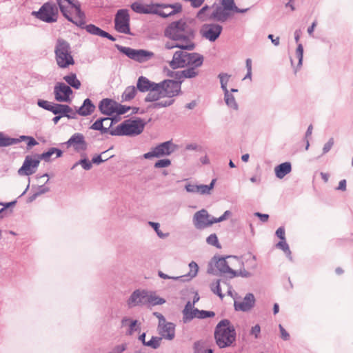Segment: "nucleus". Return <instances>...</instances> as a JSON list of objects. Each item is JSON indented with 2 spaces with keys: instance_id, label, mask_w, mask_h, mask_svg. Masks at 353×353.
<instances>
[{
  "instance_id": "obj_1",
  "label": "nucleus",
  "mask_w": 353,
  "mask_h": 353,
  "mask_svg": "<svg viewBox=\"0 0 353 353\" xmlns=\"http://www.w3.org/2000/svg\"><path fill=\"white\" fill-rule=\"evenodd\" d=\"M165 35L173 41H179L184 46L192 45V50L195 48L193 42L194 39V29L183 19L172 22L165 30Z\"/></svg>"
},
{
  "instance_id": "obj_2",
  "label": "nucleus",
  "mask_w": 353,
  "mask_h": 353,
  "mask_svg": "<svg viewBox=\"0 0 353 353\" xmlns=\"http://www.w3.org/2000/svg\"><path fill=\"white\" fill-rule=\"evenodd\" d=\"M236 332L228 319L221 320L215 327L214 339L221 349L231 346L236 341Z\"/></svg>"
},
{
  "instance_id": "obj_3",
  "label": "nucleus",
  "mask_w": 353,
  "mask_h": 353,
  "mask_svg": "<svg viewBox=\"0 0 353 353\" xmlns=\"http://www.w3.org/2000/svg\"><path fill=\"white\" fill-rule=\"evenodd\" d=\"M181 81L178 79H165L158 83L157 90L155 93H148L145 98V101H156L161 98H172L181 92Z\"/></svg>"
},
{
  "instance_id": "obj_4",
  "label": "nucleus",
  "mask_w": 353,
  "mask_h": 353,
  "mask_svg": "<svg viewBox=\"0 0 353 353\" xmlns=\"http://www.w3.org/2000/svg\"><path fill=\"white\" fill-rule=\"evenodd\" d=\"M183 50L176 51L170 66L173 69L184 67L199 68L203 65V56L196 52H187Z\"/></svg>"
},
{
  "instance_id": "obj_5",
  "label": "nucleus",
  "mask_w": 353,
  "mask_h": 353,
  "mask_svg": "<svg viewBox=\"0 0 353 353\" xmlns=\"http://www.w3.org/2000/svg\"><path fill=\"white\" fill-rule=\"evenodd\" d=\"M54 59L60 68H67L74 64L70 43L63 38H58L54 47Z\"/></svg>"
},
{
  "instance_id": "obj_6",
  "label": "nucleus",
  "mask_w": 353,
  "mask_h": 353,
  "mask_svg": "<svg viewBox=\"0 0 353 353\" xmlns=\"http://www.w3.org/2000/svg\"><path fill=\"white\" fill-rule=\"evenodd\" d=\"M145 123L140 118L135 120H125L111 130L112 136H135L140 134L144 130Z\"/></svg>"
},
{
  "instance_id": "obj_7",
  "label": "nucleus",
  "mask_w": 353,
  "mask_h": 353,
  "mask_svg": "<svg viewBox=\"0 0 353 353\" xmlns=\"http://www.w3.org/2000/svg\"><path fill=\"white\" fill-rule=\"evenodd\" d=\"M32 16L41 21L53 23L58 21L59 9L55 2L48 1L44 3L37 11H32Z\"/></svg>"
},
{
  "instance_id": "obj_8",
  "label": "nucleus",
  "mask_w": 353,
  "mask_h": 353,
  "mask_svg": "<svg viewBox=\"0 0 353 353\" xmlns=\"http://www.w3.org/2000/svg\"><path fill=\"white\" fill-rule=\"evenodd\" d=\"M130 21L128 10H118L114 17V29L118 32L130 34Z\"/></svg>"
},
{
  "instance_id": "obj_9",
  "label": "nucleus",
  "mask_w": 353,
  "mask_h": 353,
  "mask_svg": "<svg viewBox=\"0 0 353 353\" xmlns=\"http://www.w3.org/2000/svg\"><path fill=\"white\" fill-rule=\"evenodd\" d=\"M175 147V145L171 141H165L152 148L151 151L145 153L143 158L150 159L154 157L159 158L170 155L174 151Z\"/></svg>"
},
{
  "instance_id": "obj_10",
  "label": "nucleus",
  "mask_w": 353,
  "mask_h": 353,
  "mask_svg": "<svg viewBox=\"0 0 353 353\" xmlns=\"http://www.w3.org/2000/svg\"><path fill=\"white\" fill-rule=\"evenodd\" d=\"M232 257V256H228L226 257H220L216 258V256H214L213 258V261L215 263V266L217 270H214L212 265L210 264V267L208 269V272L209 274H213V275H218V272L220 273L223 274H230L232 276H236L237 271L232 270L230 268V266L228 264V262L226 261V258H230ZM234 258H237L236 256H233Z\"/></svg>"
},
{
  "instance_id": "obj_11",
  "label": "nucleus",
  "mask_w": 353,
  "mask_h": 353,
  "mask_svg": "<svg viewBox=\"0 0 353 353\" xmlns=\"http://www.w3.org/2000/svg\"><path fill=\"white\" fill-rule=\"evenodd\" d=\"M153 8L157 10L156 12H153L154 14H157L163 18H166L181 12L182 10V6L179 3H175L174 4L155 3L154 4Z\"/></svg>"
},
{
  "instance_id": "obj_12",
  "label": "nucleus",
  "mask_w": 353,
  "mask_h": 353,
  "mask_svg": "<svg viewBox=\"0 0 353 353\" xmlns=\"http://www.w3.org/2000/svg\"><path fill=\"white\" fill-rule=\"evenodd\" d=\"M223 27L217 23H205L201 26L200 32L203 37L210 41H215L221 35Z\"/></svg>"
},
{
  "instance_id": "obj_13",
  "label": "nucleus",
  "mask_w": 353,
  "mask_h": 353,
  "mask_svg": "<svg viewBox=\"0 0 353 353\" xmlns=\"http://www.w3.org/2000/svg\"><path fill=\"white\" fill-rule=\"evenodd\" d=\"M72 92L71 88L63 82L57 83L54 88V98L59 102H70Z\"/></svg>"
},
{
  "instance_id": "obj_14",
  "label": "nucleus",
  "mask_w": 353,
  "mask_h": 353,
  "mask_svg": "<svg viewBox=\"0 0 353 353\" xmlns=\"http://www.w3.org/2000/svg\"><path fill=\"white\" fill-rule=\"evenodd\" d=\"M193 223L198 230H203L214 223L213 218L210 219V214L205 209L196 212L193 216Z\"/></svg>"
},
{
  "instance_id": "obj_15",
  "label": "nucleus",
  "mask_w": 353,
  "mask_h": 353,
  "mask_svg": "<svg viewBox=\"0 0 353 353\" xmlns=\"http://www.w3.org/2000/svg\"><path fill=\"white\" fill-rule=\"evenodd\" d=\"M39 163L40 161L38 158H32V157L30 155L26 156L22 166L18 170L19 175L30 176L34 174L36 172Z\"/></svg>"
},
{
  "instance_id": "obj_16",
  "label": "nucleus",
  "mask_w": 353,
  "mask_h": 353,
  "mask_svg": "<svg viewBox=\"0 0 353 353\" xmlns=\"http://www.w3.org/2000/svg\"><path fill=\"white\" fill-rule=\"evenodd\" d=\"M68 148L72 147L77 152H84L88 149V144L81 133H74L66 142Z\"/></svg>"
},
{
  "instance_id": "obj_17",
  "label": "nucleus",
  "mask_w": 353,
  "mask_h": 353,
  "mask_svg": "<svg viewBox=\"0 0 353 353\" xmlns=\"http://www.w3.org/2000/svg\"><path fill=\"white\" fill-rule=\"evenodd\" d=\"M147 300L148 292L146 290H136L130 296L127 303L128 307L132 308L147 304Z\"/></svg>"
},
{
  "instance_id": "obj_18",
  "label": "nucleus",
  "mask_w": 353,
  "mask_h": 353,
  "mask_svg": "<svg viewBox=\"0 0 353 353\" xmlns=\"http://www.w3.org/2000/svg\"><path fill=\"white\" fill-rule=\"evenodd\" d=\"M255 301L254 294L248 293L242 300H234V309L236 311L248 312L254 307Z\"/></svg>"
},
{
  "instance_id": "obj_19",
  "label": "nucleus",
  "mask_w": 353,
  "mask_h": 353,
  "mask_svg": "<svg viewBox=\"0 0 353 353\" xmlns=\"http://www.w3.org/2000/svg\"><path fill=\"white\" fill-rule=\"evenodd\" d=\"M176 325L174 323L165 321L158 325L157 331L161 339L172 341L175 337Z\"/></svg>"
},
{
  "instance_id": "obj_20",
  "label": "nucleus",
  "mask_w": 353,
  "mask_h": 353,
  "mask_svg": "<svg viewBox=\"0 0 353 353\" xmlns=\"http://www.w3.org/2000/svg\"><path fill=\"white\" fill-rule=\"evenodd\" d=\"M158 83L150 81L143 76L139 77L137 83V88L141 92H149V93H155L157 90Z\"/></svg>"
},
{
  "instance_id": "obj_21",
  "label": "nucleus",
  "mask_w": 353,
  "mask_h": 353,
  "mask_svg": "<svg viewBox=\"0 0 353 353\" xmlns=\"http://www.w3.org/2000/svg\"><path fill=\"white\" fill-rule=\"evenodd\" d=\"M114 120L110 117H104L98 119L90 128L94 130L100 131L101 134H105L111 131L110 128L112 127Z\"/></svg>"
},
{
  "instance_id": "obj_22",
  "label": "nucleus",
  "mask_w": 353,
  "mask_h": 353,
  "mask_svg": "<svg viewBox=\"0 0 353 353\" xmlns=\"http://www.w3.org/2000/svg\"><path fill=\"white\" fill-rule=\"evenodd\" d=\"M77 0H56V4L58 9L60 10L63 16L69 21H72V17L70 15V8H73V4Z\"/></svg>"
},
{
  "instance_id": "obj_23",
  "label": "nucleus",
  "mask_w": 353,
  "mask_h": 353,
  "mask_svg": "<svg viewBox=\"0 0 353 353\" xmlns=\"http://www.w3.org/2000/svg\"><path fill=\"white\" fill-rule=\"evenodd\" d=\"M51 112L55 115H61V117H67L68 119H76V113L69 114V112H72V108L68 105L54 103Z\"/></svg>"
},
{
  "instance_id": "obj_24",
  "label": "nucleus",
  "mask_w": 353,
  "mask_h": 353,
  "mask_svg": "<svg viewBox=\"0 0 353 353\" xmlns=\"http://www.w3.org/2000/svg\"><path fill=\"white\" fill-rule=\"evenodd\" d=\"M117 101L110 99H102L99 105V109L101 112L107 116H111L113 113H115V105Z\"/></svg>"
},
{
  "instance_id": "obj_25",
  "label": "nucleus",
  "mask_w": 353,
  "mask_h": 353,
  "mask_svg": "<svg viewBox=\"0 0 353 353\" xmlns=\"http://www.w3.org/2000/svg\"><path fill=\"white\" fill-rule=\"evenodd\" d=\"M230 14L228 10L220 6L216 7L213 12L209 14V19L214 20L218 22H225L230 17Z\"/></svg>"
},
{
  "instance_id": "obj_26",
  "label": "nucleus",
  "mask_w": 353,
  "mask_h": 353,
  "mask_svg": "<svg viewBox=\"0 0 353 353\" xmlns=\"http://www.w3.org/2000/svg\"><path fill=\"white\" fill-rule=\"evenodd\" d=\"M82 29H85V30L92 34V35H97L103 38H107L109 40L112 41H116V38L114 37L112 35L109 34L108 32L103 30L100 28L96 26L94 24H88V25H84L83 28H81Z\"/></svg>"
},
{
  "instance_id": "obj_27",
  "label": "nucleus",
  "mask_w": 353,
  "mask_h": 353,
  "mask_svg": "<svg viewBox=\"0 0 353 353\" xmlns=\"http://www.w3.org/2000/svg\"><path fill=\"white\" fill-rule=\"evenodd\" d=\"M72 8L75 10L76 17L75 19L72 18V21L71 22L79 28H83L85 23V14L84 12L81 10V3L78 0L73 4Z\"/></svg>"
},
{
  "instance_id": "obj_28",
  "label": "nucleus",
  "mask_w": 353,
  "mask_h": 353,
  "mask_svg": "<svg viewBox=\"0 0 353 353\" xmlns=\"http://www.w3.org/2000/svg\"><path fill=\"white\" fill-rule=\"evenodd\" d=\"M153 8V3L145 5L136 1L131 5L132 10L139 14H153L157 12Z\"/></svg>"
},
{
  "instance_id": "obj_29",
  "label": "nucleus",
  "mask_w": 353,
  "mask_h": 353,
  "mask_svg": "<svg viewBox=\"0 0 353 353\" xmlns=\"http://www.w3.org/2000/svg\"><path fill=\"white\" fill-rule=\"evenodd\" d=\"M94 110V105L90 99L87 98L83 101V104L77 110V113L80 116L85 117L93 113Z\"/></svg>"
},
{
  "instance_id": "obj_30",
  "label": "nucleus",
  "mask_w": 353,
  "mask_h": 353,
  "mask_svg": "<svg viewBox=\"0 0 353 353\" xmlns=\"http://www.w3.org/2000/svg\"><path fill=\"white\" fill-rule=\"evenodd\" d=\"M198 68L188 67L181 71H177L175 74L176 79L181 81V79L187 78L191 79L196 77L199 74Z\"/></svg>"
},
{
  "instance_id": "obj_31",
  "label": "nucleus",
  "mask_w": 353,
  "mask_h": 353,
  "mask_svg": "<svg viewBox=\"0 0 353 353\" xmlns=\"http://www.w3.org/2000/svg\"><path fill=\"white\" fill-rule=\"evenodd\" d=\"M292 171V165L290 162L282 163L274 168L276 176L280 179Z\"/></svg>"
},
{
  "instance_id": "obj_32",
  "label": "nucleus",
  "mask_w": 353,
  "mask_h": 353,
  "mask_svg": "<svg viewBox=\"0 0 353 353\" xmlns=\"http://www.w3.org/2000/svg\"><path fill=\"white\" fill-rule=\"evenodd\" d=\"M24 141H28V149H30L33 146L38 145V142L35 140L34 137L26 135H21L18 138H12V139H9V143H10V145H12Z\"/></svg>"
},
{
  "instance_id": "obj_33",
  "label": "nucleus",
  "mask_w": 353,
  "mask_h": 353,
  "mask_svg": "<svg viewBox=\"0 0 353 353\" xmlns=\"http://www.w3.org/2000/svg\"><path fill=\"white\" fill-rule=\"evenodd\" d=\"M154 57V53L145 50H136L133 60L142 63Z\"/></svg>"
},
{
  "instance_id": "obj_34",
  "label": "nucleus",
  "mask_w": 353,
  "mask_h": 353,
  "mask_svg": "<svg viewBox=\"0 0 353 353\" xmlns=\"http://www.w3.org/2000/svg\"><path fill=\"white\" fill-rule=\"evenodd\" d=\"M128 323H130L129 329L127 332V334L132 335L134 332L140 329L139 325H138L137 320H131L128 317H123L121 320L122 326H125Z\"/></svg>"
},
{
  "instance_id": "obj_35",
  "label": "nucleus",
  "mask_w": 353,
  "mask_h": 353,
  "mask_svg": "<svg viewBox=\"0 0 353 353\" xmlns=\"http://www.w3.org/2000/svg\"><path fill=\"white\" fill-rule=\"evenodd\" d=\"M215 182H216V179H214L211 181V182L209 185H203V184L196 185V193H198V194H202V195L210 194L211 190L214 188Z\"/></svg>"
},
{
  "instance_id": "obj_36",
  "label": "nucleus",
  "mask_w": 353,
  "mask_h": 353,
  "mask_svg": "<svg viewBox=\"0 0 353 353\" xmlns=\"http://www.w3.org/2000/svg\"><path fill=\"white\" fill-rule=\"evenodd\" d=\"M65 81L69 85L70 87H72L74 89H79L81 87V82L77 79L75 73H70L63 77Z\"/></svg>"
},
{
  "instance_id": "obj_37",
  "label": "nucleus",
  "mask_w": 353,
  "mask_h": 353,
  "mask_svg": "<svg viewBox=\"0 0 353 353\" xmlns=\"http://www.w3.org/2000/svg\"><path fill=\"white\" fill-rule=\"evenodd\" d=\"M137 88L134 86H128L121 95L122 101H129L134 98Z\"/></svg>"
},
{
  "instance_id": "obj_38",
  "label": "nucleus",
  "mask_w": 353,
  "mask_h": 353,
  "mask_svg": "<svg viewBox=\"0 0 353 353\" xmlns=\"http://www.w3.org/2000/svg\"><path fill=\"white\" fill-rule=\"evenodd\" d=\"M223 92L224 99L226 105L230 108L236 110L238 109V104L235 100L234 97L232 93H230L229 90H226Z\"/></svg>"
},
{
  "instance_id": "obj_39",
  "label": "nucleus",
  "mask_w": 353,
  "mask_h": 353,
  "mask_svg": "<svg viewBox=\"0 0 353 353\" xmlns=\"http://www.w3.org/2000/svg\"><path fill=\"white\" fill-rule=\"evenodd\" d=\"M165 48L167 50H171L174 48H180L181 50H192V45H185L184 46L182 43L179 41H173V42H167L165 45Z\"/></svg>"
},
{
  "instance_id": "obj_40",
  "label": "nucleus",
  "mask_w": 353,
  "mask_h": 353,
  "mask_svg": "<svg viewBox=\"0 0 353 353\" xmlns=\"http://www.w3.org/2000/svg\"><path fill=\"white\" fill-rule=\"evenodd\" d=\"M115 47L117 48V50L120 52L125 54L130 59H131L132 60L134 59V54H135V51H136L135 49L131 48L130 47L122 46H120L119 44H116Z\"/></svg>"
},
{
  "instance_id": "obj_41",
  "label": "nucleus",
  "mask_w": 353,
  "mask_h": 353,
  "mask_svg": "<svg viewBox=\"0 0 353 353\" xmlns=\"http://www.w3.org/2000/svg\"><path fill=\"white\" fill-rule=\"evenodd\" d=\"M189 268H190L189 272L186 275H184L182 276L183 277L188 276V277H189L188 280H190V279L194 278L197 275V273L199 271V266L196 262L191 261L189 263Z\"/></svg>"
},
{
  "instance_id": "obj_42",
  "label": "nucleus",
  "mask_w": 353,
  "mask_h": 353,
  "mask_svg": "<svg viewBox=\"0 0 353 353\" xmlns=\"http://www.w3.org/2000/svg\"><path fill=\"white\" fill-rule=\"evenodd\" d=\"M199 310L197 308H194L192 310H190L188 314L184 315L183 316V322L184 323H187L191 321L193 319L199 317Z\"/></svg>"
},
{
  "instance_id": "obj_43",
  "label": "nucleus",
  "mask_w": 353,
  "mask_h": 353,
  "mask_svg": "<svg viewBox=\"0 0 353 353\" xmlns=\"http://www.w3.org/2000/svg\"><path fill=\"white\" fill-rule=\"evenodd\" d=\"M157 101H154V103H152L150 106V108L152 109H159L161 108L168 107L173 104V103L174 102V100L170 99V100L161 101H159V102H157Z\"/></svg>"
},
{
  "instance_id": "obj_44",
  "label": "nucleus",
  "mask_w": 353,
  "mask_h": 353,
  "mask_svg": "<svg viewBox=\"0 0 353 353\" xmlns=\"http://www.w3.org/2000/svg\"><path fill=\"white\" fill-rule=\"evenodd\" d=\"M165 303V300L159 296L148 294L147 303H150L152 305H162Z\"/></svg>"
},
{
  "instance_id": "obj_45",
  "label": "nucleus",
  "mask_w": 353,
  "mask_h": 353,
  "mask_svg": "<svg viewBox=\"0 0 353 353\" xmlns=\"http://www.w3.org/2000/svg\"><path fill=\"white\" fill-rule=\"evenodd\" d=\"M276 247L281 249L286 254L287 256L292 260L291 251L285 240H282L278 242Z\"/></svg>"
},
{
  "instance_id": "obj_46",
  "label": "nucleus",
  "mask_w": 353,
  "mask_h": 353,
  "mask_svg": "<svg viewBox=\"0 0 353 353\" xmlns=\"http://www.w3.org/2000/svg\"><path fill=\"white\" fill-rule=\"evenodd\" d=\"M230 75L227 73H220L219 74V78L220 79L221 88L223 92L228 90L227 88V84L230 78Z\"/></svg>"
},
{
  "instance_id": "obj_47",
  "label": "nucleus",
  "mask_w": 353,
  "mask_h": 353,
  "mask_svg": "<svg viewBox=\"0 0 353 353\" xmlns=\"http://www.w3.org/2000/svg\"><path fill=\"white\" fill-rule=\"evenodd\" d=\"M162 339L159 336H152L151 339L145 343V346L150 347L153 349H157L161 345Z\"/></svg>"
},
{
  "instance_id": "obj_48",
  "label": "nucleus",
  "mask_w": 353,
  "mask_h": 353,
  "mask_svg": "<svg viewBox=\"0 0 353 353\" xmlns=\"http://www.w3.org/2000/svg\"><path fill=\"white\" fill-rule=\"evenodd\" d=\"M81 156L84 157V158H83V159H80L79 161H77V164H80V165H81V167L85 170H90L92 168V161H89L85 157V153L83 154H82Z\"/></svg>"
},
{
  "instance_id": "obj_49",
  "label": "nucleus",
  "mask_w": 353,
  "mask_h": 353,
  "mask_svg": "<svg viewBox=\"0 0 353 353\" xmlns=\"http://www.w3.org/2000/svg\"><path fill=\"white\" fill-rule=\"evenodd\" d=\"M203 347V342L201 341H196L194 343V353H202V349ZM212 349H207L204 351V353H213Z\"/></svg>"
},
{
  "instance_id": "obj_50",
  "label": "nucleus",
  "mask_w": 353,
  "mask_h": 353,
  "mask_svg": "<svg viewBox=\"0 0 353 353\" xmlns=\"http://www.w3.org/2000/svg\"><path fill=\"white\" fill-rule=\"evenodd\" d=\"M210 289L213 293L217 294L221 299L223 298L224 295L221 292L219 280H216V282L212 283L210 285Z\"/></svg>"
},
{
  "instance_id": "obj_51",
  "label": "nucleus",
  "mask_w": 353,
  "mask_h": 353,
  "mask_svg": "<svg viewBox=\"0 0 353 353\" xmlns=\"http://www.w3.org/2000/svg\"><path fill=\"white\" fill-rule=\"evenodd\" d=\"M210 9V7L208 6H203L198 12L196 14V17L202 21H205L209 19V15L205 14V12Z\"/></svg>"
},
{
  "instance_id": "obj_52",
  "label": "nucleus",
  "mask_w": 353,
  "mask_h": 353,
  "mask_svg": "<svg viewBox=\"0 0 353 353\" xmlns=\"http://www.w3.org/2000/svg\"><path fill=\"white\" fill-rule=\"evenodd\" d=\"M222 8H225L228 11H233L234 8H236L234 0H222L221 1Z\"/></svg>"
},
{
  "instance_id": "obj_53",
  "label": "nucleus",
  "mask_w": 353,
  "mask_h": 353,
  "mask_svg": "<svg viewBox=\"0 0 353 353\" xmlns=\"http://www.w3.org/2000/svg\"><path fill=\"white\" fill-rule=\"evenodd\" d=\"M206 242L211 245L215 246L217 248H221V245L219 243L217 236L216 234H211L206 239Z\"/></svg>"
},
{
  "instance_id": "obj_54",
  "label": "nucleus",
  "mask_w": 353,
  "mask_h": 353,
  "mask_svg": "<svg viewBox=\"0 0 353 353\" xmlns=\"http://www.w3.org/2000/svg\"><path fill=\"white\" fill-rule=\"evenodd\" d=\"M53 103L43 100V99H39L37 101V105L39 107L42 108L44 110H48L51 112V110L52 109Z\"/></svg>"
},
{
  "instance_id": "obj_55",
  "label": "nucleus",
  "mask_w": 353,
  "mask_h": 353,
  "mask_svg": "<svg viewBox=\"0 0 353 353\" xmlns=\"http://www.w3.org/2000/svg\"><path fill=\"white\" fill-rule=\"evenodd\" d=\"M115 113L118 114H123L126 113L128 110L131 109L130 106H127L125 105L120 104L117 102V105H115Z\"/></svg>"
},
{
  "instance_id": "obj_56",
  "label": "nucleus",
  "mask_w": 353,
  "mask_h": 353,
  "mask_svg": "<svg viewBox=\"0 0 353 353\" xmlns=\"http://www.w3.org/2000/svg\"><path fill=\"white\" fill-rule=\"evenodd\" d=\"M149 225H151L152 227V228L155 230V232H157V235L160 237V238H165L168 236V233H163L160 230H159V224L158 223H155V222H152V221H149Z\"/></svg>"
},
{
  "instance_id": "obj_57",
  "label": "nucleus",
  "mask_w": 353,
  "mask_h": 353,
  "mask_svg": "<svg viewBox=\"0 0 353 353\" xmlns=\"http://www.w3.org/2000/svg\"><path fill=\"white\" fill-rule=\"evenodd\" d=\"M9 139H12V137L5 135L3 132H0V148L10 146Z\"/></svg>"
},
{
  "instance_id": "obj_58",
  "label": "nucleus",
  "mask_w": 353,
  "mask_h": 353,
  "mask_svg": "<svg viewBox=\"0 0 353 353\" xmlns=\"http://www.w3.org/2000/svg\"><path fill=\"white\" fill-rule=\"evenodd\" d=\"M171 165V161L168 159H160L154 163V167L156 168H166Z\"/></svg>"
},
{
  "instance_id": "obj_59",
  "label": "nucleus",
  "mask_w": 353,
  "mask_h": 353,
  "mask_svg": "<svg viewBox=\"0 0 353 353\" xmlns=\"http://www.w3.org/2000/svg\"><path fill=\"white\" fill-rule=\"evenodd\" d=\"M54 154L53 148H50L48 151L43 152L39 157V159H43L46 162L50 161L51 156Z\"/></svg>"
},
{
  "instance_id": "obj_60",
  "label": "nucleus",
  "mask_w": 353,
  "mask_h": 353,
  "mask_svg": "<svg viewBox=\"0 0 353 353\" xmlns=\"http://www.w3.org/2000/svg\"><path fill=\"white\" fill-rule=\"evenodd\" d=\"M334 138H332V137L330 138L329 140L327 141V142L326 143H325V145H323V152H322L321 156L327 154L331 150V148L334 145Z\"/></svg>"
},
{
  "instance_id": "obj_61",
  "label": "nucleus",
  "mask_w": 353,
  "mask_h": 353,
  "mask_svg": "<svg viewBox=\"0 0 353 353\" xmlns=\"http://www.w3.org/2000/svg\"><path fill=\"white\" fill-rule=\"evenodd\" d=\"M215 316V313L212 311H206V310H200L199 312V319H204L206 318H212Z\"/></svg>"
},
{
  "instance_id": "obj_62",
  "label": "nucleus",
  "mask_w": 353,
  "mask_h": 353,
  "mask_svg": "<svg viewBox=\"0 0 353 353\" xmlns=\"http://www.w3.org/2000/svg\"><path fill=\"white\" fill-rule=\"evenodd\" d=\"M232 214L231 211L226 210L225 212L219 218H214L213 217L214 223H219L221 221H223L228 219V216H230Z\"/></svg>"
},
{
  "instance_id": "obj_63",
  "label": "nucleus",
  "mask_w": 353,
  "mask_h": 353,
  "mask_svg": "<svg viewBox=\"0 0 353 353\" xmlns=\"http://www.w3.org/2000/svg\"><path fill=\"white\" fill-rule=\"evenodd\" d=\"M279 328L281 333V337L284 341H288L290 338L289 333L285 330L281 324L279 325Z\"/></svg>"
},
{
  "instance_id": "obj_64",
  "label": "nucleus",
  "mask_w": 353,
  "mask_h": 353,
  "mask_svg": "<svg viewBox=\"0 0 353 353\" xmlns=\"http://www.w3.org/2000/svg\"><path fill=\"white\" fill-rule=\"evenodd\" d=\"M39 196L43 194H45L48 192L50 191V188L46 185V184H43V185H39L37 188H36V190H34Z\"/></svg>"
}]
</instances>
